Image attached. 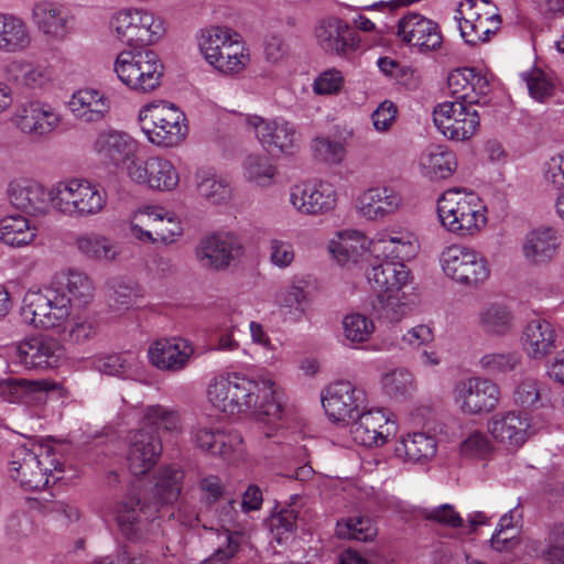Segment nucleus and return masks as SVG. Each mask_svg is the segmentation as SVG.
I'll use <instances>...</instances> for the list:
<instances>
[{
	"mask_svg": "<svg viewBox=\"0 0 564 564\" xmlns=\"http://www.w3.org/2000/svg\"><path fill=\"white\" fill-rule=\"evenodd\" d=\"M274 382L263 379L260 382L236 373L216 378L207 389L212 405L228 414L253 412L259 421L275 424L282 419V405L274 397Z\"/></svg>",
	"mask_w": 564,
	"mask_h": 564,
	"instance_id": "nucleus-1",
	"label": "nucleus"
},
{
	"mask_svg": "<svg viewBox=\"0 0 564 564\" xmlns=\"http://www.w3.org/2000/svg\"><path fill=\"white\" fill-rule=\"evenodd\" d=\"M487 209L473 192L451 188L437 202L442 226L459 237H474L487 224Z\"/></svg>",
	"mask_w": 564,
	"mask_h": 564,
	"instance_id": "nucleus-2",
	"label": "nucleus"
},
{
	"mask_svg": "<svg viewBox=\"0 0 564 564\" xmlns=\"http://www.w3.org/2000/svg\"><path fill=\"white\" fill-rule=\"evenodd\" d=\"M198 45L206 62L224 75L240 74L250 62L240 35L229 28L212 26L204 30Z\"/></svg>",
	"mask_w": 564,
	"mask_h": 564,
	"instance_id": "nucleus-3",
	"label": "nucleus"
},
{
	"mask_svg": "<svg viewBox=\"0 0 564 564\" xmlns=\"http://www.w3.org/2000/svg\"><path fill=\"white\" fill-rule=\"evenodd\" d=\"M109 24L115 37L128 46L153 45L166 33L165 20L156 12L141 7L118 10L110 18Z\"/></svg>",
	"mask_w": 564,
	"mask_h": 564,
	"instance_id": "nucleus-4",
	"label": "nucleus"
},
{
	"mask_svg": "<svg viewBox=\"0 0 564 564\" xmlns=\"http://www.w3.org/2000/svg\"><path fill=\"white\" fill-rule=\"evenodd\" d=\"M139 120L148 140L158 147H176L187 135L184 112L166 101L144 105L139 112Z\"/></svg>",
	"mask_w": 564,
	"mask_h": 564,
	"instance_id": "nucleus-5",
	"label": "nucleus"
},
{
	"mask_svg": "<svg viewBox=\"0 0 564 564\" xmlns=\"http://www.w3.org/2000/svg\"><path fill=\"white\" fill-rule=\"evenodd\" d=\"M53 208L68 217H89L99 214L107 204V194L87 180L72 178L52 187Z\"/></svg>",
	"mask_w": 564,
	"mask_h": 564,
	"instance_id": "nucleus-6",
	"label": "nucleus"
},
{
	"mask_svg": "<svg viewBox=\"0 0 564 564\" xmlns=\"http://www.w3.org/2000/svg\"><path fill=\"white\" fill-rule=\"evenodd\" d=\"M54 470L62 471V463L48 447L22 444L12 452L11 477L25 490L44 489Z\"/></svg>",
	"mask_w": 564,
	"mask_h": 564,
	"instance_id": "nucleus-7",
	"label": "nucleus"
},
{
	"mask_svg": "<svg viewBox=\"0 0 564 564\" xmlns=\"http://www.w3.org/2000/svg\"><path fill=\"white\" fill-rule=\"evenodd\" d=\"M113 70L119 80L131 90L150 93L160 86L164 67L152 50H124L117 55Z\"/></svg>",
	"mask_w": 564,
	"mask_h": 564,
	"instance_id": "nucleus-8",
	"label": "nucleus"
},
{
	"mask_svg": "<svg viewBox=\"0 0 564 564\" xmlns=\"http://www.w3.org/2000/svg\"><path fill=\"white\" fill-rule=\"evenodd\" d=\"M445 275L458 284L478 288L490 276V265L486 257L476 249L463 245H452L441 254Z\"/></svg>",
	"mask_w": 564,
	"mask_h": 564,
	"instance_id": "nucleus-9",
	"label": "nucleus"
},
{
	"mask_svg": "<svg viewBox=\"0 0 564 564\" xmlns=\"http://www.w3.org/2000/svg\"><path fill=\"white\" fill-rule=\"evenodd\" d=\"M130 234L147 243H173L183 234L180 219L174 213L159 206H147L130 217Z\"/></svg>",
	"mask_w": 564,
	"mask_h": 564,
	"instance_id": "nucleus-10",
	"label": "nucleus"
},
{
	"mask_svg": "<svg viewBox=\"0 0 564 564\" xmlns=\"http://www.w3.org/2000/svg\"><path fill=\"white\" fill-rule=\"evenodd\" d=\"M457 13L460 35L471 46L488 42L501 25L498 8L490 0H465Z\"/></svg>",
	"mask_w": 564,
	"mask_h": 564,
	"instance_id": "nucleus-11",
	"label": "nucleus"
},
{
	"mask_svg": "<svg viewBox=\"0 0 564 564\" xmlns=\"http://www.w3.org/2000/svg\"><path fill=\"white\" fill-rule=\"evenodd\" d=\"M21 316L35 327L53 328L69 316V301L65 293L53 288L45 291H28L23 297Z\"/></svg>",
	"mask_w": 564,
	"mask_h": 564,
	"instance_id": "nucleus-12",
	"label": "nucleus"
},
{
	"mask_svg": "<svg viewBox=\"0 0 564 564\" xmlns=\"http://www.w3.org/2000/svg\"><path fill=\"white\" fill-rule=\"evenodd\" d=\"M475 105L459 100L440 102L433 110L435 127L448 140L463 142L471 139L480 127Z\"/></svg>",
	"mask_w": 564,
	"mask_h": 564,
	"instance_id": "nucleus-13",
	"label": "nucleus"
},
{
	"mask_svg": "<svg viewBox=\"0 0 564 564\" xmlns=\"http://www.w3.org/2000/svg\"><path fill=\"white\" fill-rule=\"evenodd\" d=\"M263 149L271 154L293 155L300 148V137L294 124L283 119L267 120L259 116L247 118Z\"/></svg>",
	"mask_w": 564,
	"mask_h": 564,
	"instance_id": "nucleus-14",
	"label": "nucleus"
},
{
	"mask_svg": "<svg viewBox=\"0 0 564 564\" xmlns=\"http://www.w3.org/2000/svg\"><path fill=\"white\" fill-rule=\"evenodd\" d=\"M498 386L489 379L473 377L460 380L454 389V400L464 414L491 412L498 404Z\"/></svg>",
	"mask_w": 564,
	"mask_h": 564,
	"instance_id": "nucleus-15",
	"label": "nucleus"
},
{
	"mask_svg": "<svg viewBox=\"0 0 564 564\" xmlns=\"http://www.w3.org/2000/svg\"><path fill=\"white\" fill-rule=\"evenodd\" d=\"M366 392L349 381L332 383L322 403L326 415L334 422H350L366 408Z\"/></svg>",
	"mask_w": 564,
	"mask_h": 564,
	"instance_id": "nucleus-16",
	"label": "nucleus"
},
{
	"mask_svg": "<svg viewBox=\"0 0 564 564\" xmlns=\"http://www.w3.org/2000/svg\"><path fill=\"white\" fill-rule=\"evenodd\" d=\"M127 173L134 183L156 191H172L180 182L175 166L161 156H151L145 161L132 160L127 167Z\"/></svg>",
	"mask_w": 564,
	"mask_h": 564,
	"instance_id": "nucleus-17",
	"label": "nucleus"
},
{
	"mask_svg": "<svg viewBox=\"0 0 564 564\" xmlns=\"http://www.w3.org/2000/svg\"><path fill=\"white\" fill-rule=\"evenodd\" d=\"M17 128L32 138H47L61 124V113L51 105L30 101L22 105L13 117Z\"/></svg>",
	"mask_w": 564,
	"mask_h": 564,
	"instance_id": "nucleus-18",
	"label": "nucleus"
},
{
	"mask_svg": "<svg viewBox=\"0 0 564 564\" xmlns=\"http://www.w3.org/2000/svg\"><path fill=\"white\" fill-rule=\"evenodd\" d=\"M62 354L59 341L48 336L31 337L14 346V360L25 369L54 368Z\"/></svg>",
	"mask_w": 564,
	"mask_h": 564,
	"instance_id": "nucleus-19",
	"label": "nucleus"
},
{
	"mask_svg": "<svg viewBox=\"0 0 564 564\" xmlns=\"http://www.w3.org/2000/svg\"><path fill=\"white\" fill-rule=\"evenodd\" d=\"M241 253L239 239L231 234H215L203 238L196 247V259L203 268L226 269Z\"/></svg>",
	"mask_w": 564,
	"mask_h": 564,
	"instance_id": "nucleus-20",
	"label": "nucleus"
},
{
	"mask_svg": "<svg viewBox=\"0 0 564 564\" xmlns=\"http://www.w3.org/2000/svg\"><path fill=\"white\" fill-rule=\"evenodd\" d=\"M162 448V441L154 431L142 427L132 432L127 454L129 470L135 476L148 474L156 465Z\"/></svg>",
	"mask_w": 564,
	"mask_h": 564,
	"instance_id": "nucleus-21",
	"label": "nucleus"
},
{
	"mask_svg": "<svg viewBox=\"0 0 564 564\" xmlns=\"http://www.w3.org/2000/svg\"><path fill=\"white\" fill-rule=\"evenodd\" d=\"M194 355L192 344L181 337L160 338L148 348L149 362L161 371L184 370Z\"/></svg>",
	"mask_w": 564,
	"mask_h": 564,
	"instance_id": "nucleus-22",
	"label": "nucleus"
},
{
	"mask_svg": "<svg viewBox=\"0 0 564 564\" xmlns=\"http://www.w3.org/2000/svg\"><path fill=\"white\" fill-rule=\"evenodd\" d=\"M397 35L403 43L421 52L436 50L443 41L438 24L419 13L401 18Z\"/></svg>",
	"mask_w": 564,
	"mask_h": 564,
	"instance_id": "nucleus-23",
	"label": "nucleus"
},
{
	"mask_svg": "<svg viewBox=\"0 0 564 564\" xmlns=\"http://www.w3.org/2000/svg\"><path fill=\"white\" fill-rule=\"evenodd\" d=\"M394 422L380 409L362 410L350 426V434L356 444L365 447H380L388 442Z\"/></svg>",
	"mask_w": 564,
	"mask_h": 564,
	"instance_id": "nucleus-24",
	"label": "nucleus"
},
{
	"mask_svg": "<svg viewBox=\"0 0 564 564\" xmlns=\"http://www.w3.org/2000/svg\"><path fill=\"white\" fill-rule=\"evenodd\" d=\"M290 202L302 214L318 215L334 209L337 194L326 182L302 183L291 188Z\"/></svg>",
	"mask_w": 564,
	"mask_h": 564,
	"instance_id": "nucleus-25",
	"label": "nucleus"
},
{
	"mask_svg": "<svg viewBox=\"0 0 564 564\" xmlns=\"http://www.w3.org/2000/svg\"><path fill=\"white\" fill-rule=\"evenodd\" d=\"M491 436L508 451L519 449L534 431L527 415L516 411L495 414L487 423Z\"/></svg>",
	"mask_w": 564,
	"mask_h": 564,
	"instance_id": "nucleus-26",
	"label": "nucleus"
},
{
	"mask_svg": "<svg viewBox=\"0 0 564 564\" xmlns=\"http://www.w3.org/2000/svg\"><path fill=\"white\" fill-rule=\"evenodd\" d=\"M8 196L14 207L32 215H44L50 206L53 207L52 188L47 191L44 185L30 178L11 181Z\"/></svg>",
	"mask_w": 564,
	"mask_h": 564,
	"instance_id": "nucleus-27",
	"label": "nucleus"
},
{
	"mask_svg": "<svg viewBox=\"0 0 564 564\" xmlns=\"http://www.w3.org/2000/svg\"><path fill=\"white\" fill-rule=\"evenodd\" d=\"M117 522L122 535L132 542L150 539L154 522L149 520L138 496L128 494L117 510Z\"/></svg>",
	"mask_w": 564,
	"mask_h": 564,
	"instance_id": "nucleus-28",
	"label": "nucleus"
},
{
	"mask_svg": "<svg viewBox=\"0 0 564 564\" xmlns=\"http://www.w3.org/2000/svg\"><path fill=\"white\" fill-rule=\"evenodd\" d=\"M315 34L319 46L336 55H345L356 50L359 43L356 31L337 18L322 21Z\"/></svg>",
	"mask_w": 564,
	"mask_h": 564,
	"instance_id": "nucleus-29",
	"label": "nucleus"
},
{
	"mask_svg": "<svg viewBox=\"0 0 564 564\" xmlns=\"http://www.w3.org/2000/svg\"><path fill=\"white\" fill-rule=\"evenodd\" d=\"M32 20L45 36L63 40L69 33L72 15L64 6L41 0L32 8Z\"/></svg>",
	"mask_w": 564,
	"mask_h": 564,
	"instance_id": "nucleus-30",
	"label": "nucleus"
},
{
	"mask_svg": "<svg viewBox=\"0 0 564 564\" xmlns=\"http://www.w3.org/2000/svg\"><path fill=\"white\" fill-rule=\"evenodd\" d=\"M447 86L455 100L466 104H479L480 97L490 91L487 78L470 67L452 70L447 76Z\"/></svg>",
	"mask_w": 564,
	"mask_h": 564,
	"instance_id": "nucleus-31",
	"label": "nucleus"
},
{
	"mask_svg": "<svg viewBox=\"0 0 564 564\" xmlns=\"http://www.w3.org/2000/svg\"><path fill=\"white\" fill-rule=\"evenodd\" d=\"M93 149L102 161L118 166L134 156L137 143L122 131L104 130L96 137Z\"/></svg>",
	"mask_w": 564,
	"mask_h": 564,
	"instance_id": "nucleus-32",
	"label": "nucleus"
},
{
	"mask_svg": "<svg viewBox=\"0 0 564 564\" xmlns=\"http://www.w3.org/2000/svg\"><path fill=\"white\" fill-rule=\"evenodd\" d=\"M111 108V101L105 93L94 88H83L75 91L68 109L79 121L93 123L106 118Z\"/></svg>",
	"mask_w": 564,
	"mask_h": 564,
	"instance_id": "nucleus-33",
	"label": "nucleus"
},
{
	"mask_svg": "<svg viewBox=\"0 0 564 564\" xmlns=\"http://www.w3.org/2000/svg\"><path fill=\"white\" fill-rule=\"evenodd\" d=\"M402 203L400 194L390 186L366 189L358 198L359 213L369 220H377L395 213Z\"/></svg>",
	"mask_w": 564,
	"mask_h": 564,
	"instance_id": "nucleus-34",
	"label": "nucleus"
},
{
	"mask_svg": "<svg viewBox=\"0 0 564 564\" xmlns=\"http://www.w3.org/2000/svg\"><path fill=\"white\" fill-rule=\"evenodd\" d=\"M437 452V441L433 430L413 432L402 435L394 447L395 456L412 464H424Z\"/></svg>",
	"mask_w": 564,
	"mask_h": 564,
	"instance_id": "nucleus-35",
	"label": "nucleus"
},
{
	"mask_svg": "<svg viewBox=\"0 0 564 564\" xmlns=\"http://www.w3.org/2000/svg\"><path fill=\"white\" fill-rule=\"evenodd\" d=\"M556 338V332L550 322L532 319L523 329V349L530 358L540 360L555 350Z\"/></svg>",
	"mask_w": 564,
	"mask_h": 564,
	"instance_id": "nucleus-36",
	"label": "nucleus"
},
{
	"mask_svg": "<svg viewBox=\"0 0 564 564\" xmlns=\"http://www.w3.org/2000/svg\"><path fill=\"white\" fill-rule=\"evenodd\" d=\"M32 45V33L26 22L10 12H0V53L15 54Z\"/></svg>",
	"mask_w": 564,
	"mask_h": 564,
	"instance_id": "nucleus-37",
	"label": "nucleus"
},
{
	"mask_svg": "<svg viewBox=\"0 0 564 564\" xmlns=\"http://www.w3.org/2000/svg\"><path fill=\"white\" fill-rule=\"evenodd\" d=\"M54 284L59 293L67 292L66 299L72 305L85 306L94 297V284L90 278L83 271L76 269L62 270L54 276Z\"/></svg>",
	"mask_w": 564,
	"mask_h": 564,
	"instance_id": "nucleus-38",
	"label": "nucleus"
},
{
	"mask_svg": "<svg viewBox=\"0 0 564 564\" xmlns=\"http://www.w3.org/2000/svg\"><path fill=\"white\" fill-rule=\"evenodd\" d=\"M371 288L377 293L397 292L409 282L410 270L401 261H389L383 259L373 264L367 274Z\"/></svg>",
	"mask_w": 564,
	"mask_h": 564,
	"instance_id": "nucleus-39",
	"label": "nucleus"
},
{
	"mask_svg": "<svg viewBox=\"0 0 564 564\" xmlns=\"http://www.w3.org/2000/svg\"><path fill=\"white\" fill-rule=\"evenodd\" d=\"M558 247L556 231L552 228H538L524 237L522 250L531 263H544L553 258Z\"/></svg>",
	"mask_w": 564,
	"mask_h": 564,
	"instance_id": "nucleus-40",
	"label": "nucleus"
},
{
	"mask_svg": "<svg viewBox=\"0 0 564 564\" xmlns=\"http://www.w3.org/2000/svg\"><path fill=\"white\" fill-rule=\"evenodd\" d=\"M36 237V227L22 215H9L0 219V241L13 248L30 245Z\"/></svg>",
	"mask_w": 564,
	"mask_h": 564,
	"instance_id": "nucleus-41",
	"label": "nucleus"
},
{
	"mask_svg": "<svg viewBox=\"0 0 564 564\" xmlns=\"http://www.w3.org/2000/svg\"><path fill=\"white\" fill-rule=\"evenodd\" d=\"M11 72L17 84L33 91L46 89L53 82V69L42 64L15 62Z\"/></svg>",
	"mask_w": 564,
	"mask_h": 564,
	"instance_id": "nucleus-42",
	"label": "nucleus"
},
{
	"mask_svg": "<svg viewBox=\"0 0 564 564\" xmlns=\"http://www.w3.org/2000/svg\"><path fill=\"white\" fill-rule=\"evenodd\" d=\"M367 237L357 230H346L337 234V238L329 241L328 250L341 264L357 261L367 249Z\"/></svg>",
	"mask_w": 564,
	"mask_h": 564,
	"instance_id": "nucleus-43",
	"label": "nucleus"
},
{
	"mask_svg": "<svg viewBox=\"0 0 564 564\" xmlns=\"http://www.w3.org/2000/svg\"><path fill=\"white\" fill-rule=\"evenodd\" d=\"M196 191L200 198L219 205L226 203L231 195L229 184L217 176L212 170L199 169L195 174Z\"/></svg>",
	"mask_w": 564,
	"mask_h": 564,
	"instance_id": "nucleus-44",
	"label": "nucleus"
},
{
	"mask_svg": "<svg viewBox=\"0 0 564 564\" xmlns=\"http://www.w3.org/2000/svg\"><path fill=\"white\" fill-rule=\"evenodd\" d=\"M420 165L433 178H447L457 167L454 152L442 147H432L420 158Z\"/></svg>",
	"mask_w": 564,
	"mask_h": 564,
	"instance_id": "nucleus-45",
	"label": "nucleus"
},
{
	"mask_svg": "<svg viewBox=\"0 0 564 564\" xmlns=\"http://www.w3.org/2000/svg\"><path fill=\"white\" fill-rule=\"evenodd\" d=\"M77 250L88 259L112 261L118 254L117 246L108 238L97 234L79 235L75 239Z\"/></svg>",
	"mask_w": 564,
	"mask_h": 564,
	"instance_id": "nucleus-46",
	"label": "nucleus"
},
{
	"mask_svg": "<svg viewBox=\"0 0 564 564\" xmlns=\"http://www.w3.org/2000/svg\"><path fill=\"white\" fill-rule=\"evenodd\" d=\"M142 422L149 431L163 429L170 433L182 432V420L178 411L161 404L149 405L143 410Z\"/></svg>",
	"mask_w": 564,
	"mask_h": 564,
	"instance_id": "nucleus-47",
	"label": "nucleus"
},
{
	"mask_svg": "<svg viewBox=\"0 0 564 564\" xmlns=\"http://www.w3.org/2000/svg\"><path fill=\"white\" fill-rule=\"evenodd\" d=\"M383 259L389 261H404L413 258L417 252V243L410 234H399L397 236H387L378 241Z\"/></svg>",
	"mask_w": 564,
	"mask_h": 564,
	"instance_id": "nucleus-48",
	"label": "nucleus"
},
{
	"mask_svg": "<svg viewBox=\"0 0 564 564\" xmlns=\"http://www.w3.org/2000/svg\"><path fill=\"white\" fill-rule=\"evenodd\" d=\"M479 323L486 333L501 336L511 329L513 314L503 304H490L479 313Z\"/></svg>",
	"mask_w": 564,
	"mask_h": 564,
	"instance_id": "nucleus-49",
	"label": "nucleus"
},
{
	"mask_svg": "<svg viewBox=\"0 0 564 564\" xmlns=\"http://www.w3.org/2000/svg\"><path fill=\"white\" fill-rule=\"evenodd\" d=\"M402 297L403 293L401 291L378 293L372 302L373 314L378 318L390 323L399 322L409 310Z\"/></svg>",
	"mask_w": 564,
	"mask_h": 564,
	"instance_id": "nucleus-50",
	"label": "nucleus"
},
{
	"mask_svg": "<svg viewBox=\"0 0 564 564\" xmlns=\"http://www.w3.org/2000/svg\"><path fill=\"white\" fill-rule=\"evenodd\" d=\"M378 533L373 521L366 516H354L337 522L336 535L361 542L372 541Z\"/></svg>",
	"mask_w": 564,
	"mask_h": 564,
	"instance_id": "nucleus-51",
	"label": "nucleus"
},
{
	"mask_svg": "<svg viewBox=\"0 0 564 564\" xmlns=\"http://www.w3.org/2000/svg\"><path fill=\"white\" fill-rule=\"evenodd\" d=\"M243 176L258 186H269L273 183L276 167L267 155L249 154L242 162Z\"/></svg>",
	"mask_w": 564,
	"mask_h": 564,
	"instance_id": "nucleus-52",
	"label": "nucleus"
},
{
	"mask_svg": "<svg viewBox=\"0 0 564 564\" xmlns=\"http://www.w3.org/2000/svg\"><path fill=\"white\" fill-rule=\"evenodd\" d=\"M138 366V358L131 352L107 354L95 357L94 368L109 376H130Z\"/></svg>",
	"mask_w": 564,
	"mask_h": 564,
	"instance_id": "nucleus-53",
	"label": "nucleus"
},
{
	"mask_svg": "<svg viewBox=\"0 0 564 564\" xmlns=\"http://www.w3.org/2000/svg\"><path fill=\"white\" fill-rule=\"evenodd\" d=\"M184 473L176 466L161 467L158 473L156 490L163 502L175 501L182 491Z\"/></svg>",
	"mask_w": 564,
	"mask_h": 564,
	"instance_id": "nucleus-54",
	"label": "nucleus"
},
{
	"mask_svg": "<svg viewBox=\"0 0 564 564\" xmlns=\"http://www.w3.org/2000/svg\"><path fill=\"white\" fill-rule=\"evenodd\" d=\"M539 556L547 564H564V523L554 524L549 529Z\"/></svg>",
	"mask_w": 564,
	"mask_h": 564,
	"instance_id": "nucleus-55",
	"label": "nucleus"
},
{
	"mask_svg": "<svg viewBox=\"0 0 564 564\" xmlns=\"http://www.w3.org/2000/svg\"><path fill=\"white\" fill-rule=\"evenodd\" d=\"M521 364V356L516 351L489 352L484 355L480 367L490 375H505L514 371Z\"/></svg>",
	"mask_w": 564,
	"mask_h": 564,
	"instance_id": "nucleus-56",
	"label": "nucleus"
},
{
	"mask_svg": "<svg viewBox=\"0 0 564 564\" xmlns=\"http://www.w3.org/2000/svg\"><path fill=\"white\" fill-rule=\"evenodd\" d=\"M382 386L390 397H405L415 390V380L408 369L398 368L382 377Z\"/></svg>",
	"mask_w": 564,
	"mask_h": 564,
	"instance_id": "nucleus-57",
	"label": "nucleus"
},
{
	"mask_svg": "<svg viewBox=\"0 0 564 564\" xmlns=\"http://www.w3.org/2000/svg\"><path fill=\"white\" fill-rule=\"evenodd\" d=\"M522 79L527 83L530 96L538 101H545L554 94L552 78L541 68L534 67L522 73Z\"/></svg>",
	"mask_w": 564,
	"mask_h": 564,
	"instance_id": "nucleus-58",
	"label": "nucleus"
},
{
	"mask_svg": "<svg viewBox=\"0 0 564 564\" xmlns=\"http://www.w3.org/2000/svg\"><path fill=\"white\" fill-rule=\"evenodd\" d=\"M314 156L326 163L338 164L345 158V144L329 137H317L312 142Z\"/></svg>",
	"mask_w": 564,
	"mask_h": 564,
	"instance_id": "nucleus-59",
	"label": "nucleus"
},
{
	"mask_svg": "<svg viewBox=\"0 0 564 564\" xmlns=\"http://www.w3.org/2000/svg\"><path fill=\"white\" fill-rule=\"evenodd\" d=\"M345 338L351 343L366 341L375 330L371 319L361 314H349L344 322Z\"/></svg>",
	"mask_w": 564,
	"mask_h": 564,
	"instance_id": "nucleus-60",
	"label": "nucleus"
},
{
	"mask_svg": "<svg viewBox=\"0 0 564 564\" xmlns=\"http://www.w3.org/2000/svg\"><path fill=\"white\" fill-rule=\"evenodd\" d=\"M542 384L536 379L525 378L514 390V402L522 408H536L542 400Z\"/></svg>",
	"mask_w": 564,
	"mask_h": 564,
	"instance_id": "nucleus-61",
	"label": "nucleus"
},
{
	"mask_svg": "<svg viewBox=\"0 0 564 564\" xmlns=\"http://www.w3.org/2000/svg\"><path fill=\"white\" fill-rule=\"evenodd\" d=\"M242 453V440L238 433L218 431L214 455L226 460H235Z\"/></svg>",
	"mask_w": 564,
	"mask_h": 564,
	"instance_id": "nucleus-62",
	"label": "nucleus"
},
{
	"mask_svg": "<svg viewBox=\"0 0 564 564\" xmlns=\"http://www.w3.org/2000/svg\"><path fill=\"white\" fill-rule=\"evenodd\" d=\"M218 538L221 542L205 564H229L238 553L241 539L237 534H219Z\"/></svg>",
	"mask_w": 564,
	"mask_h": 564,
	"instance_id": "nucleus-63",
	"label": "nucleus"
},
{
	"mask_svg": "<svg viewBox=\"0 0 564 564\" xmlns=\"http://www.w3.org/2000/svg\"><path fill=\"white\" fill-rule=\"evenodd\" d=\"M494 451V446L484 432H473L460 445L463 455L473 458H486Z\"/></svg>",
	"mask_w": 564,
	"mask_h": 564,
	"instance_id": "nucleus-64",
	"label": "nucleus"
}]
</instances>
